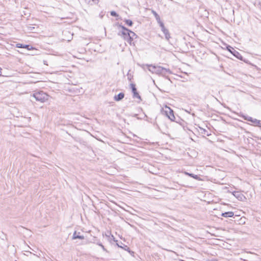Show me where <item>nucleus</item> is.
<instances>
[{"instance_id":"21","label":"nucleus","mask_w":261,"mask_h":261,"mask_svg":"<svg viewBox=\"0 0 261 261\" xmlns=\"http://www.w3.org/2000/svg\"><path fill=\"white\" fill-rule=\"evenodd\" d=\"M35 29L34 27H31V26H28L27 27V30L28 31H32L33 32L34 30Z\"/></svg>"},{"instance_id":"27","label":"nucleus","mask_w":261,"mask_h":261,"mask_svg":"<svg viewBox=\"0 0 261 261\" xmlns=\"http://www.w3.org/2000/svg\"><path fill=\"white\" fill-rule=\"evenodd\" d=\"M2 69L0 67V75H2Z\"/></svg>"},{"instance_id":"7","label":"nucleus","mask_w":261,"mask_h":261,"mask_svg":"<svg viewBox=\"0 0 261 261\" xmlns=\"http://www.w3.org/2000/svg\"><path fill=\"white\" fill-rule=\"evenodd\" d=\"M130 87L132 88V92L133 93V97L135 98H138L140 100H141V96L137 92L135 85L134 84H130Z\"/></svg>"},{"instance_id":"16","label":"nucleus","mask_w":261,"mask_h":261,"mask_svg":"<svg viewBox=\"0 0 261 261\" xmlns=\"http://www.w3.org/2000/svg\"><path fill=\"white\" fill-rule=\"evenodd\" d=\"M121 34L123 36L124 39L125 40L126 39V38L130 35V33L129 31H122L121 32Z\"/></svg>"},{"instance_id":"4","label":"nucleus","mask_w":261,"mask_h":261,"mask_svg":"<svg viewBox=\"0 0 261 261\" xmlns=\"http://www.w3.org/2000/svg\"><path fill=\"white\" fill-rule=\"evenodd\" d=\"M244 120L250 121L256 125H258L259 126H261V120H257L256 119H254L249 116H246L244 115H242L241 116Z\"/></svg>"},{"instance_id":"19","label":"nucleus","mask_w":261,"mask_h":261,"mask_svg":"<svg viewBox=\"0 0 261 261\" xmlns=\"http://www.w3.org/2000/svg\"><path fill=\"white\" fill-rule=\"evenodd\" d=\"M125 40H127V42L131 45L132 42L133 40V38L132 37V36L131 37L130 35H129Z\"/></svg>"},{"instance_id":"6","label":"nucleus","mask_w":261,"mask_h":261,"mask_svg":"<svg viewBox=\"0 0 261 261\" xmlns=\"http://www.w3.org/2000/svg\"><path fill=\"white\" fill-rule=\"evenodd\" d=\"M227 50L230 52L234 57L237 58L239 59H242V56L241 55L237 50H236L233 47L230 46H228L227 47Z\"/></svg>"},{"instance_id":"26","label":"nucleus","mask_w":261,"mask_h":261,"mask_svg":"<svg viewBox=\"0 0 261 261\" xmlns=\"http://www.w3.org/2000/svg\"><path fill=\"white\" fill-rule=\"evenodd\" d=\"M129 33H130V36H131V37L132 36V37H133V38L134 37H135H135H137L136 34L134 32H133V31H130V30H129Z\"/></svg>"},{"instance_id":"8","label":"nucleus","mask_w":261,"mask_h":261,"mask_svg":"<svg viewBox=\"0 0 261 261\" xmlns=\"http://www.w3.org/2000/svg\"><path fill=\"white\" fill-rule=\"evenodd\" d=\"M16 47L18 48H24L28 50H31L33 48V47L30 45H24L20 43H17L16 44Z\"/></svg>"},{"instance_id":"2","label":"nucleus","mask_w":261,"mask_h":261,"mask_svg":"<svg viewBox=\"0 0 261 261\" xmlns=\"http://www.w3.org/2000/svg\"><path fill=\"white\" fill-rule=\"evenodd\" d=\"M155 73L165 76L167 74H171V71L169 69L165 68L161 66H156Z\"/></svg>"},{"instance_id":"20","label":"nucleus","mask_w":261,"mask_h":261,"mask_svg":"<svg viewBox=\"0 0 261 261\" xmlns=\"http://www.w3.org/2000/svg\"><path fill=\"white\" fill-rule=\"evenodd\" d=\"M158 23L161 28L162 31L166 28L164 26V23L161 20L158 21Z\"/></svg>"},{"instance_id":"18","label":"nucleus","mask_w":261,"mask_h":261,"mask_svg":"<svg viewBox=\"0 0 261 261\" xmlns=\"http://www.w3.org/2000/svg\"><path fill=\"white\" fill-rule=\"evenodd\" d=\"M124 21H125L126 24H127V25H128L129 27L132 26L133 24V21L131 20L125 19Z\"/></svg>"},{"instance_id":"9","label":"nucleus","mask_w":261,"mask_h":261,"mask_svg":"<svg viewBox=\"0 0 261 261\" xmlns=\"http://www.w3.org/2000/svg\"><path fill=\"white\" fill-rule=\"evenodd\" d=\"M124 97V94L123 93L121 92L119 93L118 94L115 95L114 97V99L116 101H120L121 99H122Z\"/></svg>"},{"instance_id":"10","label":"nucleus","mask_w":261,"mask_h":261,"mask_svg":"<svg viewBox=\"0 0 261 261\" xmlns=\"http://www.w3.org/2000/svg\"><path fill=\"white\" fill-rule=\"evenodd\" d=\"M144 66H146L150 72H151L152 73H155L156 66L148 64Z\"/></svg>"},{"instance_id":"29","label":"nucleus","mask_w":261,"mask_h":261,"mask_svg":"<svg viewBox=\"0 0 261 261\" xmlns=\"http://www.w3.org/2000/svg\"><path fill=\"white\" fill-rule=\"evenodd\" d=\"M212 261H218V260L216 259H214V260H212Z\"/></svg>"},{"instance_id":"1","label":"nucleus","mask_w":261,"mask_h":261,"mask_svg":"<svg viewBox=\"0 0 261 261\" xmlns=\"http://www.w3.org/2000/svg\"><path fill=\"white\" fill-rule=\"evenodd\" d=\"M33 96L37 101L41 102H44L48 99V95L42 91L34 93Z\"/></svg>"},{"instance_id":"11","label":"nucleus","mask_w":261,"mask_h":261,"mask_svg":"<svg viewBox=\"0 0 261 261\" xmlns=\"http://www.w3.org/2000/svg\"><path fill=\"white\" fill-rule=\"evenodd\" d=\"M233 194L237 199L241 201H243L245 198V197L239 192H234Z\"/></svg>"},{"instance_id":"13","label":"nucleus","mask_w":261,"mask_h":261,"mask_svg":"<svg viewBox=\"0 0 261 261\" xmlns=\"http://www.w3.org/2000/svg\"><path fill=\"white\" fill-rule=\"evenodd\" d=\"M221 215L224 217H232L234 215V213L232 212H228L222 213Z\"/></svg>"},{"instance_id":"5","label":"nucleus","mask_w":261,"mask_h":261,"mask_svg":"<svg viewBox=\"0 0 261 261\" xmlns=\"http://www.w3.org/2000/svg\"><path fill=\"white\" fill-rule=\"evenodd\" d=\"M84 239L85 236L83 234V230H76L74 231L72 238V240L80 239L82 240Z\"/></svg>"},{"instance_id":"31","label":"nucleus","mask_w":261,"mask_h":261,"mask_svg":"<svg viewBox=\"0 0 261 261\" xmlns=\"http://www.w3.org/2000/svg\"><path fill=\"white\" fill-rule=\"evenodd\" d=\"M259 179H261V178H260Z\"/></svg>"},{"instance_id":"28","label":"nucleus","mask_w":261,"mask_h":261,"mask_svg":"<svg viewBox=\"0 0 261 261\" xmlns=\"http://www.w3.org/2000/svg\"><path fill=\"white\" fill-rule=\"evenodd\" d=\"M117 246L119 247H120V248H123L121 246H120L118 244H117Z\"/></svg>"},{"instance_id":"25","label":"nucleus","mask_w":261,"mask_h":261,"mask_svg":"<svg viewBox=\"0 0 261 261\" xmlns=\"http://www.w3.org/2000/svg\"><path fill=\"white\" fill-rule=\"evenodd\" d=\"M202 130V132H201V133L202 134H204V135H206V136H209V134H208L207 133V131L205 129H201Z\"/></svg>"},{"instance_id":"30","label":"nucleus","mask_w":261,"mask_h":261,"mask_svg":"<svg viewBox=\"0 0 261 261\" xmlns=\"http://www.w3.org/2000/svg\"><path fill=\"white\" fill-rule=\"evenodd\" d=\"M242 222L243 223H245V221H242Z\"/></svg>"},{"instance_id":"3","label":"nucleus","mask_w":261,"mask_h":261,"mask_svg":"<svg viewBox=\"0 0 261 261\" xmlns=\"http://www.w3.org/2000/svg\"><path fill=\"white\" fill-rule=\"evenodd\" d=\"M164 111L170 120L173 121L175 120V117L174 115V112L170 108L166 106Z\"/></svg>"},{"instance_id":"15","label":"nucleus","mask_w":261,"mask_h":261,"mask_svg":"<svg viewBox=\"0 0 261 261\" xmlns=\"http://www.w3.org/2000/svg\"><path fill=\"white\" fill-rule=\"evenodd\" d=\"M151 13L153 14V15L155 17V19L157 21V22H158L160 20H161L160 16L159 15V14L154 10H151Z\"/></svg>"},{"instance_id":"24","label":"nucleus","mask_w":261,"mask_h":261,"mask_svg":"<svg viewBox=\"0 0 261 261\" xmlns=\"http://www.w3.org/2000/svg\"><path fill=\"white\" fill-rule=\"evenodd\" d=\"M119 27L122 29V31H129V30L127 29L126 27L120 24Z\"/></svg>"},{"instance_id":"12","label":"nucleus","mask_w":261,"mask_h":261,"mask_svg":"<svg viewBox=\"0 0 261 261\" xmlns=\"http://www.w3.org/2000/svg\"><path fill=\"white\" fill-rule=\"evenodd\" d=\"M165 35V38L168 40L170 38V33L166 28L162 31Z\"/></svg>"},{"instance_id":"14","label":"nucleus","mask_w":261,"mask_h":261,"mask_svg":"<svg viewBox=\"0 0 261 261\" xmlns=\"http://www.w3.org/2000/svg\"><path fill=\"white\" fill-rule=\"evenodd\" d=\"M183 173L185 175H188L190 177L196 179H201V178H198V176L197 175L192 173H189L187 172H184Z\"/></svg>"},{"instance_id":"22","label":"nucleus","mask_w":261,"mask_h":261,"mask_svg":"<svg viewBox=\"0 0 261 261\" xmlns=\"http://www.w3.org/2000/svg\"><path fill=\"white\" fill-rule=\"evenodd\" d=\"M110 14H111V16H114V17L118 16V15L117 14V13L115 11H111Z\"/></svg>"},{"instance_id":"23","label":"nucleus","mask_w":261,"mask_h":261,"mask_svg":"<svg viewBox=\"0 0 261 261\" xmlns=\"http://www.w3.org/2000/svg\"><path fill=\"white\" fill-rule=\"evenodd\" d=\"M97 244L98 245H99V246H100V247L102 248V250H103V251L107 252V249L105 248V247H104V246H103V245H102L101 243H97Z\"/></svg>"},{"instance_id":"17","label":"nucleus","mask_w":261,"mask_h":261,"mask_svg":"<svg viewBox=\"0 0 261 261\" xmlns=\"http://www.w3.org/2000/svg\"><path fill=\"white\" fill-rule=\"evenodd\" d=\"M86 3L90 5H93L98 3V0H85Z\"/></svg>"}]
</instances>
